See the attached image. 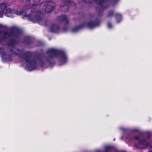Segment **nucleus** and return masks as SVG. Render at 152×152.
Returning a JSON list of instances; mask_svg holds the SVG:
<instances>
[{"mask_svg": "<svg viewBox=\"0 0 152 152\" xmlns=\"http://www.w3.org/2000/svg\"><path fill=\"white\" fill-rule=\"evenodd\" d=\"M30 0H27V1H30Z\"/></svg>", "mask_w": 152, "mask_h": 152, "instance_id": "4be33fe9", "label": "nucleus"}, {"mask_svg": "<svg viewBox=\"0 0 152 152\" xmlns=\"http://www.w3.org/2000/svg\"><path fill=\"white\" fill-rule=\"evenodd\" d=\"M9 4L5 2L0 4V17L2 18L4 14L7 17L12 18L15 15H19V12L18 10H14L8 7Z\"/></svg>", "mask_w": 152, "mask_h": 152, "instance_id": "20e7f679", "label": "nucleus"}, {"mask_svg": "<svg viewBox=\"0 0 152 152\" xmlns=\"http://www.w3.org/2000/svg\"><path fill=\"white\" fill-rule=\"evenodd\" d=\"M23 31L22 30H21V29H20V32H19V33H20V36L21 33L23 32Z\"/></svg>", "mask_w": 152, "mask_h": 152, "instance_id": "a211bd4d", "label": "nucleus"}, {"mask_svg": "<svg viewBox=\"0 0 152 152\" xmlns=\"http://www.w3.org/2000/svg\"><path fill=\"white\" fill-rule=\"evenodd\" d=\"M19 56H20V58H21V55H20H20H19Z\"/></svg>", "mask_w": 152, "mask_h": 152, "instance_id": "412c9836", "label": "nucleus"}, {"mask_svg": "<svg viewBox=\"0 0 152 152\" xmlns=\"http://www.w3.org/2000/svg\"><path fill=\"white\" fill-rule=\"evenodd\" d=\"M3 27V26L0 24V43L5 39L10 38L12 39L7 44V50H6L3 48H0V53L3 62L11 61L15 56L18 57L19 53V50L17 47V39L19 30L18 28L14 27L10 31H2Z\"/></svg>", "mask_w": 152, "mask_h": 152, "instance_id": "f03ea898", "label": "nucleus"}, {"mask_svg": "<svg viewBox=\"0 0 152 152\" xmlns=\"http://www.w3.org/2000/svg\"><path fill=\"white\" fill-rule=\"evenodd\" d=\"M31 42V38L29 37H27L25 38L24 42L26 44H29Z\"/></svg>", "mask_w": 152, "mask_h": 152, "instance_id": "f8f14e48", "label": "nucleus"}, {"mask_svg": "<svg viewBox=\"0 0 152 152\" xmlns=\"http://www.w3.org/2000/svg\"><path fill=\"white\" fill-rule=\"evenodd\" d=\"M25 15L26 16V15H26V14H25Z\"/></svg>", "mask_w": 152, "mask_h": 152, "instance_id": "5701e85b", "label": "nucleus"}, {"mask_svg": "<svg viewBox=\"0 0 152 152\" xmlns=\"http://www.w3.org/2000/svg\"><path fill=\"white\" fill-rule=\"evenodd\" d=\"M107 26L109 28H112L113 26L110 23H107Z\"/></svg>", "mask_w": 152, "mask_h": 152, "instance_id": "dca6fc26", "label": "nucleus"}, {"mask_svg": "<svg viewBox=\"0 0 152 152\" xmlns=\"http://www.w3.org/2000/svg\"><path fill=\"white\" fill-rule=\"evenodd\" d=\"M49 30L53 33H58L60 30L59 26L56 24H52L50 27Z\"/></svg>", "mask_w": 152, "mask_h": 152, "instance_id": "6e6552de", "label": "nucleus"}, {"mask_svg": "<svg viewBox=\"0 0 152 152\" xmlns=\"http://www.w3.org/2000/svg\"><path fill=\"white\" fill-rule=\"evenodd\" d=\"M32 12L31 16L29 17L30 19L34 22H37L41 25L45 24V20L44 18V15L41 12L37 9L32 7L31 10Z\"/></svg>", "mask_w": 152, "mask_h": 152, "instance_id": "39448f33", "label": "nucleus"}, {"mask_svg": "<svg viewBox=\"0 0 152 152\" xmlns=\"http://www.w3.org/2000/svg\"><path fill=\"white\" fill-rule=\"evenodd\" d=\"M123 152V151H121V152Z\"/></svg>", "mask_w": 152, "mask_h": 152, "instance_id": "393cba45", "label": "nucleus"}, {"mask_svg": "<svg viewBox=\"0 0 152 152\" xmlns=\"http://www.w3.org/2000/svg\"><path fill=\"white\" fill-rule=\"evenodd\" d=\"M56 57L63 64L67 61V56L63 50L55 48H51L46 52L45 57L38 58L37 60L32 58L30 52H26L23 56V59L26 64V69L31 71L35 69L39 65L42 67L46 68L52 66L53 64L52 59Z\"/></svg>", "mask_w": 152, "mask_h": 152, "instance_id": "f257e3e1", "label": "nucleus"}, {"mask_svg": "<svg viewBox=\"0 0 152 152\" xmlns=\"http://www.w3.org/2000/svg\"><path fill=\"white\" fill-rule=\"evenodd\" d=\"M113 11H109L107 14V16L109 18L113 16Z\"/></svg>", "mask_w": 152, "mask_h": 152, "instance_id": "4468645a", "label": "nucleus"}, {"mask_svg": "<svg viewBox=\"0 0 152 152\" xmlns=\"http://www.w3.org/2000/svg\"><path fill=\"white\" fill-rule=\"evenodd\" d=\"M65 2V3H67V4H69L70 5H75V4L73 2H72L71 1H64Z\"/></svg>", "mask_w": 152, "mask_h": 152, "instance_id": "2eb2a0df", "label": "nucleus"}, {"mask_svg": "<svg viewBox=\"0 0 152 152\" xmlns=\"http://www.w3.org/2000/svg\"><path fill=\"white\" fill-rule=\"evenodd\" d=\"M115 15L116 17L117 22L118 23H119L121 19V14L117 13H116Z\"/></svg>", "mask_w": 152, "mask_h": 152, "instance_id": "9b49d317", "label": "nucleus"}, {"mask_svg": "<svg viewBox=\"0 0 152 152\" xmlns=\"http://www.w3.org/2000/svg\"><path fill=\"white\" fill-rule=\"evenodd\" d=\"M94 1L97 5L96 6V11L99 15H101L102 14L103 10L109 7V5L108 4L110 3L112 5L114 6L118 2V0H114L111 2L107 0H95ZM89 2L91 4L93 3V1H92V2H91L90 1Z\"/></svg>", "mask_w": 152, "mask_h": 152, "instance_id": "7ed1b4c3", "label": "nucleus"}, {"mask_svg": "<svg viewBox=\"0 0 152 152\" xmlns=\"http://www.w3.org/2000/svg\"><path fill=\"white\" fill-rule=\"evenodd\" d=\"M19 14H20V15L21 14H22V15L23 14V13H20V12Z\"/></svg>", "mask_w": 152, "mask_h": 152, "instance_id": "aec40b11", "label": "nucleus"}, {"mask_svg": "<svg viewBox=\"0 0 152 152\" xmlns=\"http://www.w3.org/2000/svg\"><path fill=\"white\" fill-rule=\"evenodd\" d=\"M138 131V130L137 129H133V131L134 132H136Z\"/></svg>", "mask_w": 152, "mask_h": 152, "instance_id": "f3484780", "label": "nucleus"}, {"mask_svg": "<svg viewBox=\"0 0 152 152\" xmlns=\"http://www.w3.org/2000/svg\"><path fill=\"white\" fill-rule=\"evenodd\" d=\"M38 6H36V7H38Z\"/></svg>", "mask_w": 152, "mask_h": 152, "instance_id": "b1692460", "label": "nucleus"}, {"mask_svg": "<svg viewBox=\"0 0 152 152\" xmlns=\"http://www.w3.org/2000/svg\"><path fill=\"white\" fill-rule=\"evenodd\" d=\"M58 20L59 21H64L66 23H68L69 22L67 17L65 15H61L58 17Z\"/></svg>", "mask_w": 152, "mask_h": 152, "instance_id": "1a4fd4ad", "label": "nucleus"}, {"mask_svg": "<svg viewBox=\"0 0 152 152\" xmlns=\"http://www.w3.org/2000/svg\"><path fill=\"white\" fill-rule=\"evenodd\" d=\"M100 21L97 19L94 20V18L89 20L87 23H85L80 25L74 28L72 31L73 32H76L80 29L87 26L90 28H93L94 27L99 26L100 24Z\"/></svg>", "mask_w": 152, "mask_h": 152, "instance_id": "423d86ee", "label": "nucleus"}, {"mask_svg": "<svg viewBox=\"0 0 152 152\" xmlns=\"http://www.w3.org/2000/svg\"><path fill=\"white\" fill-rule=\"evenodd\" d=\"M121 130H123V131H124L125 130L124 128H121Z\"/></svg>", "mask_w": 152, "mask_h": 152, "instance_id": "6ab92c4d", "label": "nucleus"}, {"mask_svg": "<svg viewBox=\"0 0 152 152\" xmlns=\"http://www.w3.org/2000/svg\"><path fill=\"white\" fill-rule=\"evenodd\" d=\"M60 8L62 10L64 11H67L69 9L68 6L67 5H63V6H60Z\"/></svg>", "mask_w": 152, "mask_h": 152, "instance_id": "ddd939ff", "label": "nucleus"}, {"mask_svg": "<svg viewBox=\"0 0 152 152\" xmlns=\"http://www.w3.org/2000/svg\"><path fill=\"white\" fill-rule=\"evenodd\" d=\"M47 1L50 2V4H46L43 6V9H44L45 12L48 13L50 12L52 10L55 5V3L51 0H48Z\"/></svg>", "mask_w": 152, "mask_h": 152, "instance_id": "0eeeda50", "label": "nucleus"}, {"mask_svg": "<svg viewBox=\"0 0 152 152\" xmlns=\"http://www.w3.org/2000/svg\"><path fill=\"white\" fill-rule=\"evenodd\" d=\"M113 148L110 146H106L105 147V150L104 151H101L99 150H97L95 152H108L110 151L113 149Z\"/></svg>", "mask_w": 152, "mask_h": 152, "instance_id": "9d476101", "label": "nucleus"}]
</instances>
